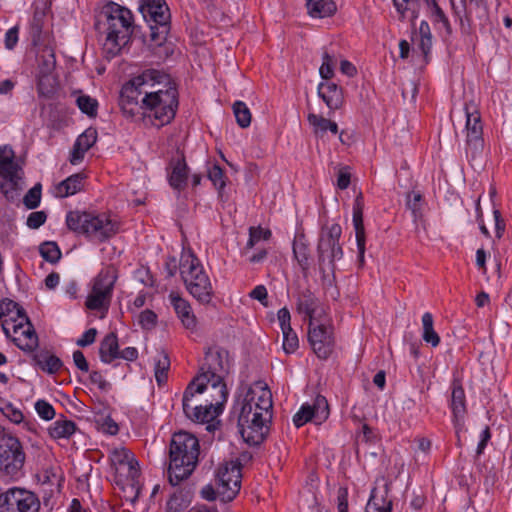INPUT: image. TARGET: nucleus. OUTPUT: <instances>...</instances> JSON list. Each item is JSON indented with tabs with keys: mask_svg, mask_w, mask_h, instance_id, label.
<instances>
[{
	"mask_svg": "<svg viewBox=\"0 0 512 512\" xmlns=\"http://www.w3.org/2000/svg\"><path fill=\"white\" fill-rule=\"evenodd\" d=\"M422 325H423V340L431 344L432 347H437L440 343V337L433 327V316L431 313L426 312L422 316Z\"/></svg>",
	"mask_w": 512,
	"mask_h": 512,
	"instance_id": "36",
	"label": "nucleus"
},
{
	"mask_svg": "<svg viewBox=\"0 0 512 512\" xmlns=\"http://www.w3.org/2000/svg\"><path fill=\"white\" fill-rule=\"evenodd\" d=\"M422 203L423 197L420 192L412 191L407 194L406 206L412 212L414 220H418L422 217Z\"/></svg>",
	"mask_w": 512,
	"mask_h": 512,
	"instance_id": "41",
	"label": "nucleus"
},
{
	"mask_svg": "<svg viewBox=\"0 0 512 512\" xmlns=\"http://www.w3.org/2000/svg\"><path fill=\"white\" fill-rule=\"evenodd\" d=\"M111 460L115 465H127L129 474V486L131 495H126V499L132 504L136 502L140 494L139 486V464L134 455L126 448L114 449L112 451Z\"/></svg>",
	"mask_w": 512,
	"mask_h": 512,
	"instance_id": "17",
	"label": "nucleus"
},
{
	"mask_svg": "<svg viewBox=\"0 0 512 512\" xmlns=\"http://www.w3.org/2000/svg\"><path fill=\"white\" fill-rule=\"evenodd\" d=\"M85 176L82 173H76L58 183L55 187V195L59 198L72 196L83 189Z\"/></svg>",
	"mask_w": 512,
	"mask_h": 512,
	"instance_id": "29",
	"label": "nucleus"
},
{
	"mask_svg": "<svg viewBox=\"0 0 512 512\" xmlns=\"http://www.w3.org/2000/svg\"><path fill=\"white\" fill-rule=\"evenodd\" d=\"M229 352L220 346L208 347L204 353L203 363L199 373L190 381L184 391V402L195 394H202L206 390L221 392L223 400L228 392L225 376L229 373Z\"/></svg>",
	"mask_w": 512,
	"mask_h": 512,
	"instance_id": "2",
	"label": "nucleus"
},
{
	"mask_svg": "<svg viewBox=\"0 0 512 512\" xmlns=\"http://www.w3.org/2000/svg\"><path fill=\"white\" fill-rule=\"evenodd\" d=\"M394 7L396 8L399 19L404 21L407 17V12H410V21L412 26H415V20L419 15V4L418 0H392Z\"/></svg>",
	"mask_w": 512,
	"mask_h": 512,
	"instance_id": "34",
	"label": "nucleus"
},
{
	"mask_svg": "<svg viewBox=\"0 0 512 512\" xmlns=\"http://www.w3.org/2000/svg\"><path fill=\"white\" fill-rule=\"evenodd\" d=\"M272 233L269 229H264L261 226L249 228V239L247 241L245 252L253 248L259 241H267L271 238Z\"/></svg>",
	"mask_w": 512,
	"mask_h": 512,
	"instance_id": "43",
	"label": "nucleus"
},
{
	"mask_svg": "<svg viewBox=\"0 0 512 512\" xmlns=\"http://www.w3.org/2000/svg\"><path fill=\"white\" fill-rule=\"evenodd\" d=\"M0 507L3 512H38L40 501L33 492L14 487L0 495Z\"/></svg>",
	"mask_w": 512,
	"mask_h": 512,
	"instance_id": "16",
	"label": "nucleus"
},
{
	"mask_svg": "<svg viewBox=\"0 0 512 512\" xmlns=\"http://www.w3.org/2000/svg\"><path fill=\"white\" fill-rule=\"evenodd\" d=\"M47 219V215L44 211L32 212L27 218V226L31 229H38L42 226Z\"/></svg>",
	"mask_w": 512,
	"mask_h": 512,
	"instance_id": "56",
	"label": "nucleus"
},
{
	"mask_svg": "<svg viewBox=\"0 0 512 512\" xmlns=\"http://www.w3.org/2000/svg\"><path fill=\"white\" fill-rule=\"evenodd\" d=\"M76 102L79 109L89 117L97 115L98 102L96 99L88 95H81L77 98Z\"/></svg>",
	"mask_w": 512,
	"mask_h": 512,
	"instance_id": "46",
	"label": "nucleus"
},
{
	"mask_svg": "<svg viewBox=\"0 0 512 512\" xmlns=\"http://www.w3.org/2000/svg\"><path fill=\"white\" fill-rule=\"evenodd\" d=\"M307 119L317 137H322L328 131V123H330L331 120L314 113H310Z\"/></svg>",
	"mask_w": 512,
	"mask_h": 512,
	"instance_id": "45",
	"label": "nucleus"
},
{
	"mask_svg": "<svg viewBox=\"0 0 512 512\" xmlns=\"http://www.w3.org/2000/svg\"><path fill=\"white\" fill-rule=\"evenodd\" d=\"M140 11L150 28L151 45L162 46L170 32V11L164 0H147L140 6Z\"/></svg>",
	"mask_w": 512,
	"mask_h": 512,
	"instance_id": "8",
	"label": "nucleus"
},
{
	"mask_svg": "<svg viewBox=\"0 0 512 512\" xmlns=\"http://www.w3.org/2000/svg\"><path fill=\"white\" fill-rule=\"evenodd\" d=\"M5 416L15 424H19L23 421V413L15 408L12 404L8 403L3 409Z\"/></svg>",
	"mask_w": 512,
	"mask_h": 512,
	"instance_id": "58",
	"label": "nucleus"
},
{
	"mask_svg": "<svg viewBox=\"0 0 512 512\" xmlns=\"http://www.w3.org/2000/svg\"><path fill=\"white\" fill-rule=\"evenodd\" d=\"M272 417H267L263 412L254 414V418L248 419L246 414L238 417L237 426L243 440L250 446L260 445L267 437Z\"/></svg>",
	"mask_w": 512,
	"mask_h": 512,
	"instance_id": "14",
	"label": "nucleus"
},
{
	"mask_svg": "<svg viewBox=\"0 0 512 512\" xmlns=\"http://www.w3.org/2000/svg\"><path fill=\"white\" fill-rule=\"evenodd\" d=\"M241 463L224 461L219 465L215 475L217 492L223 502L232 501L241 488Z\"/></svg>",
	"mask_w": 512,
	"mask_h": 512,
	"instance_id": "11",
	"label": "nucleus"
},
{
	"mask_svg": "<svg viewBox=\"0 0 512 512\" xmlns=\"http://www.w3.org/2000/svg\"><path fill=\"white\" fill-rule=\"evenodd\" d=\"M100 16L104 18L106 32L103 52L107 59H112L131 41L135 28L133 14L128 8L111 1L103 6Z\"/></svg>",
	"mask_w": 512,
	"mask_h": 512,
	"instance_id": "3",
	"label": "nucleus"
},
{
	"mask_svg": "<svg viewBox=\"0 0 512 512\" xmlns=\"http://www.w3.org/2000/svg\"><path fill=\"white\" fill-rule=\"evenodd\" d=\"M116 279L117 270L114 266L103 268L93 280L91 291L86 298V308L95 311H107Z\"/></svg>",
	"mask_w": 512,
	"mask_h": 512,
	"instance_id": "10",
	"label": "nucleus"
},
{
	"mask_svg": "<svg viewBox=\"0 0 512 512\" xmlns=\"http://www.w3.org/2000/svg\"><path fill=\"white\" fill-rule=\"evenodd\" d=\"M177 154L178 156L170 161L171 172L169 173L168 180L173 189L181 191L187 185L189 169L184 154L180 151H177Z\"/></svg>",
	"mask_w": 512,
	"mask_h": 512,
	"instance_id": "22",
	"label": "nucleus"
},
{
	"mask_svg": "<svg viewBox=\"0 0 512 512\" xmlns=\"http://www.w3.org/2000/svg\"><path fill=\"white\" fill-rule=\"evenodd\" d=\"M309 421L314 422L313 408H311V405L309 404H304L294 415L293 422L295 426L299 428Z\"/></svg>",
	"mask_w": 512,
	"mask_h": 512,
	"instance_id": "52",
	"label": "nucleus"
},
{
	"mask_svg": "<svg viewBox=\"0 0 512 512\" xmlns=\"http://www.w3.org/2000/svg\"><path fill=\"white\" fill-rule=\"evenodd\" d=\"M25 454L18 438L0 433V470L15 475L23 466Z\"/></svg>",
	"mask_w": 512,
	"mask_h": 512,
	"instance_id": "13",
	"label": "nucleus"
},
{
	"mask_svg": "<svg viewBox=\"0 0 512 512\" xmlns=\"http://www.w3.org/2000/svg\"><path fill=\"white\" fill-rule=\"evenodd\" d=\"M451 409L455 423L458 425L463 421L466 413V397L462 382L454 379L452 382Z\"/></svg>",
	"mask_w": 512,
	"mask_h": 512,
	"instance_id": "24",
	"label": "nucleus"
},
{
	"mask_svg": "<svg viewBox=\"0 0 512 512\" xmlns=\"http://www.w3.org/2000/svg\"><path fill=\"white\" fill-rule=\"evenodd\" d=\"M35 365L47 374H56L63 366L62 360L47 349H40L33 354Z\"/></svg>",
	"mask_w": 512,
	"mask_h": 512,
	"instance_id": "25",
	"label": "nucleus"
},
{
	"mask_svg": "<svg viewBox=\"0 0 512 512\" xmlns=\"http://www.w3.org/2000/svg\"><path fill=\"white\" fill-rule=\"evenodd\" d=\"M180 275L188 292L201 304H209L214 295L213 286L199 259L193 254L182 255Z\"/></svg>",
	"mask_w": 512,
	"mask_h": 512,
	"instance_id": "7",
	"label": "nucleus"
},
{
	"mask_svg": "<svg viewBox=\"0 0 512 512\" xmlns=\"http://www.w3.org/2000/svg\"><path fill=\"white\" fill-rule=\"evenodd\" d=\"M283 333V350L287 354L294 353L299 347L298 336L292 328L285 329Z\"/></svg>",
	"mask_w": 512,
	"mask_h": 512,
	"instance_id": "51",
	"label": "nucleus"
},
{
	"mask_svg": "<svg viewBox=\"0 0 512 512\" xmlns=\"http://www.w3.org/2000/svg\"><path fill=\"white\" fill-rule=\"evenodd\" d=\"M323 62L319 69L320 76L328 80L333 77L334 75V66H335V58L330 55L328 52H324L322 56Z\"/></svg>",
	"mask_w": 512,
	"mask_h": 512,
	"instance_id": "53",
	"label": "nucleus"
},
{
	"mask_svg": "<svg viewBox=\"0 0 512 512\" xmlns=\"http://www.w3.org/2000/svg\"><path fill=\"white\" fill-rule=\"evenodd\" d=\"M353 226L355 229V236L358 248V262L362 267L364 265L365 253V228L363 223V196L362 193L356 196L353 206Z\"/></svg>",
	"mask_w": 512,
	"mask_h": 512,
	"instance_id": "19",
	"label": "nucleus"
},
{
	"mask_svg": "<svg viewBox=\"0 0 512 512\" xmlns=\"http://www.w3.org/2000/svg\"><path fill=\"white\" fill-rule=\"evenodd\" d=\"M42 186L40 183L35 184L28 190L23 198V203L28 209H35L40 205Z\"/></svg>",
	"mask_w": 512,
	"mask_h": 512,
	"instance_id": "50",
	"label": "nucleus"
},
{
	"mask_svg": "<svg viewBox=\"0 0 512 512\" xmlns=\"http://www.w3.org/2000/svg\"><path fill=\"white\" fill-rule=\"evenodd\" d=\"M75 431L76 424L63 415L48 428V433L53 439L69 438Z\"/></svg>",
	"mask_w": 512,
	"mask_h": 512,
	"instance_id": "33",
	"label": "nucleus"
},
{
	"mask_svg": "<svg viewBox=\"0 0 512 512\" xmlns=\"http://www.w3.org/2000/svg\"><path fill=\"white\" fill-rule=\"evenodd\" d=\"M430 18L437 29H444V40L452 35L453 31L449 19L438 4H435L433 7H431Z\"/></svg>",
	"mask_w": 512,
	"mask_h": 512,
	"instance_id": "35",
	"label": "nucleus"
},
{
	"mask_svg": "<svg viewBox=\"0 0 512 512\" xmlns=\"http://www.w3.org/2000/svg\"><path fill=\"white\" fill-rule=\"evenodd\" d=\"M210 391L211 400H207L206 405H198L195 407H191L190 401L193 397H189V399L184 402V396L182 397V408L185 416L192 421L196 422H209L216 418L219 414L222 413L225 402L228 398V392H226L224 399H221V392Z\"/></svg>",
	"mask_w": 512,
	"mask_h": 512,
	"instance_id": "15",
	"label": "nucleus"
},
{
	"mask_svg": "<svg viewBox=\"0 0 512 512\" xmlns=\"http://www.w3.org/2000/svg\"><path fill=\"white\" fill-rule=\"evenodd\" d=\"M13 331L15 334L20 333V336L13 337V343L22 351L34 352L38 347V335L34 329L33 324L30 322H18L14 324Z\"/></svg>",
	"mask_w": 512,
	"mask_h": 512,
	"instance_id": "20",
	"label": "nucleus"
},
{
	"mask_svg": "<svg viewBox=\"0 0 512 512\" xmlns=\"http://www.w3.org/2000/svg\"><path fill=\"white\" fill-rule=\"evenodd\" d=\"M318 95L331 110H336L342 105V90L333 82H321L318 86Z\"/></svg>",
	"mask_w": 512,
	"mask_h": 512,
	"instance_id": "27",
	"label": "nucleus"
},
{
	"mask_svg": "<svg viewBox=\"0 0 512 512\" xmlns=\"http://www.w3.org/2000/svg\"><path fill=\"white\" fill-rule=\"evenodd\" d=\"M200 454L199 440L191 433L179 431L173 434L169 447L168 480L177 486L195 470Z\"/></svg>",
	"mask_w": 512,
	"mask_h": 512,
	"instance_id": "4",
	"label": "nucleus"
},
{
	"mask_svg": "<svg viewBox=\"0 0 512 512\" xmlns=\"http://www.w3.org/2000/svg\"><path fill=\"white\" fill-rule=\"evenodd\" d=\"M277 317L282 331H285V329L292 328L290 324L291 315L286 307H283L278 311Z\"/></svg>",
	"mask_w": 512,
	"mask_h": 512,
	"instance_id": "63",
	"label": "nucleus"
},
{
	"mask_svg": "<svg viewBox=\"0 0 512 512\" xmlns=\"http://www.w3.org/2000/svg\"><path fill=\"white\" fill-rule=\"evenodd\" d=\"M351 182V173L348 166L341 167L337 175V187L340 190H345L349 187Z\"/></svg>",
	"mask_w": 512,
	"mask_h": 512,
	"instance_id": "57",
	"label": "nucleus"
},
{
	"mask_svg": "<svg viewBox=\"0 0 512 512\" xmlns=\"http://www.w3.org/2000/svg\"><path fill=\"white\" fill-rule=\"evenodd\" d=\"M22 164L15 160V153L11 146H0V176L4 182L0 183V190L8 201H15L21 189L19 181L23 178Z\"/></svg>",
	"mask_w": 512,
	"mask_h": 512,
	"instance_id": "9",
	"label": "nucleus"
},
{
	"mask_svg": "<svg viewBox=\"0 0 512 512\" xmlns=\"http://www.w3.org/2000/svg\"><path fill=\"white\" fill-rule=\"evenodd\" d=\"M119 344L117 335L114 332L107 334L100 343L99 356L102 362L111 363L118 358Z\"/></svg>",
	"mask_w": 512,
	"mask_h": 512,
	"instance_id": "30",
	"label": "nucleus"
},
{
	"mask_svg": "<svg viewBox=\"0 0 512 512\" xmlns=\"http://www.w3.org/2000/svg\"><path fill=\"white\" fill-rule=\"evenodd\" d=\"M314 423L321 424L329 416V405L327 399L322 395H317L313 405Z\"/></svg>",
	"mask_w": 512,
	"mask_h": 512,
	"instance_id": "38",
	"label": "nucleus"
},
{
	"mask_svg": "<svg viewBox=\"0 0 512 512\" xmlns=\"http://www.w3.org/2000/svg\"><path fill=\"white\" fill-rule=\"evenodd\" d=\"M169 297L171 304L183 326L186 329L194 330L197 325V319L192 312V308L189 302L181 298L179 295H175L174 293H171Z\"/></svg>",
	"mask_w": 512,
	"mask_h": 512,
	"instance_id": "23",
	"label": "nucleus"
},
{
	"mask_svg": "<svg viewBox=\"0 0 512 512\" xmlns=\"http://www.w3.org/2000/svg\"><path fill=\"white\" fill-rule=\"evenodd\" d=\"M39 253L44 260L51 264L58 263L62 256L58 244L54 241L43 242L39 246Z\"/></svg>",
	"mask_w": 512,
	"mask_h": 512,
	"instance_id": "37",
	"label": "nucleus"
},
{
	"mask_svg": "<svg viewBox=\"0 0 512 512\" xmlns=\"http://www.w3.org/2000/svg\"><path fill=\"white\" fill-rule=\"evenodd\" d=\"M293 254L302 270L304 277H307L311 262L309 244L304 234H299L296 236L293 242Z\"/></svg>",
	"mask_w": 512,
	"mask_h": 512,
	"instance_id": "28",
	"label": "nucleus"
},
{
	"mask_svg": "<svg viewBox=\"0 0 512 512\" xmlns=\"http://www.w3.org/2000/svg\"><path fill=\"white\" fill-rule=\"evenodd\" d=\"M188 506V501L185 499L181 491L173 493L166 504L165 512H183Z\"/></svg>",
	"mask_w": 512,
	"mask_h": 512,
	"instance_id": "47",
	"label": "nucleus"
},
{
	"mask_svg": "<svg viewBox=\"0 0 512 512\" xmlns=\"http://www.w3.org/2000/svg\"><path fill=\"white\" fill-rule=\"evenodd\" d=\"M295 299L297 312L307 318L312 326L315 313L320 305L319 299L310 288L299 289L295 294Z\"/></svg>",
	"mask_w": 512,
	"mask_h": 512,
	"instance_id": "21",
	"label": "nucleus"
},
{
	"mask_svg": "<svg viewBox=\"0 0 512 512\" xmlns=\"http://www.w3.org/2000/svg\"><path fill=\"white\" fill-rule=\"evenodd\" d=\"M374 509L376 512H391L392 511V500L387 499L385 496L380 498L376 495V489L374 488L371 492L366 512H370V509Z\"/></svg>",
	"mask_w": 512,
	"mask_h": 512,
	"instance_id": "39",
	"label": "nucleus"
},
{
	"mask_svg": "<svg viewBox=\"0 0 512 512\" xmlns=\"http://www.w3.org/2000/svg\"><path fill=\"white\" fill-rule=\"evenodd\" d=\"M170 367V359L167 354H162L155 362V378L159 385L167 381V372Z\"/></svg>",
	"mask_w": 512,
	"mask_h": 512,
	"instance_id": "44",
	"label": "nucleus"
},
{
	"mask_svg": "<svg viewBox=\"0 0 512 512\" xmlns=\"http://www.w3.org/2000/svg\"><path fill=\"white\" fill-rule=\"evenodd\" d=\"M254 405L263 412L265 416L272 417V395L269 390H262L261 394L254 399Z\"/></svg>",
	"mask_w": 512,
	"mask_h": 512,
	"instance_id": "49",
	"label": "nucleus"
},
{
	"mask_svg": "<svg viewBox=\"0 0 512 512\" xmlns=\"http://www.w3.org/2000/svg\"><path fill=\"white\" fill-rule=\"evenodd\" d=\"M97 130L95 128L86 129L81 135L76 139V146L81 147L84 150L88 151L97 141Z\"/></svg>",
	"mask_w": 512,
	"mask_h": 512,
	"instance_id": "48",
	"label": "nucleus"
},
{
	"mask_svg": "<svg viewBox=\"0 0 512 512\" xmlns=\"http://www.w3.org/2000/svg\"><path fill=\"white\" fill-rule=\"evenodd\" d=\"M233 112L236 122L241 128H247L250 125L251 112L244 102L236 101L233 104Z\"/></svg>",
	"mask_w": 512,
	"mask_h": 512,
	"instance_id": "42",
	"label": "nucleus"
},
{
	"mask_svg": "<svg viewBox=\"0 0 512 512\" xmlns=\"http://www.w3.org/2000/svg\"><path fill=\"white\" fill-rule=\"evenodd\" d=\"M73 361H74L75 366L79 370H81L83 372L89 371V364H88L82 351L76 350L73 352Z\"/></svg>",
	"mask_w": 512,
	"mask_h": 512,
	"instance_id": "64",
	"label": "nucleus"
},
{
	"mask_svg": "<svg viewBox=\"0 0 512 512\" xmlns=\"http://www.w3.org/2000/svg\"><path fill=\"white\" fill-rule=\"evenodd\" d=\"M308 14L314 18H325L332 16L337 11L336 3L333 0H311L306 2Z\"/></svg>",
	"mask_w": 512,
	"mask_h": 512,
	"instance_id": "32",
	"label": "nucleus"
},
{
	"mask_svg": "<svg viewBox=\"0 0 512 512\" xmlns=\"http://www.w3.org/2000/svg\"><path fill=\"white\" fill-rule=\"evenodd\" d=\"M35 410L37 414L43 419V420H51L55 417V409L54 407L45 400H38L35 403Z\"/></svg>",
	"mask_w": 512,
	"mask_h": 512,
	"instance_id": "54",
	"label": "nucleus"
},
{
	"mask_svg": "<svg viewBox=\"0 0 512 512\" xmlns=\"http://www.w3.org/2000/svg\"><path fill=\"white\" fill-rule=\"evenodd\" d=\"M342 228L339 224L322 227L317 244V265L325 287L336 283L335 262L342 259L343 249L339 243Z\"/></svg>",
	"mask_w": 512,
	"mask_h": 512,
	"instance_id": "5",
	"label": "nucleus"
},
{
	"mask_svg": "<svg viewBox=\"0 0 512 512\" xmlns=\"http://www.w3.org/2000/svg\"><path fill=\"white\" fill-rule=\"evenodd\" d=\"M96 335L97 330L95 328H90L83 333L82 337L76 341V344L79 347L89 346L95 342Z\"/></svg>",
	"mask_w": 512,
	"mask_h": 512,
	"instance_id": "60",
	"label": "nucleus"
},
{
	"mask_svg": "<svg viewBox=\"0 0 512 512\" xmlns=\"http://www.w3.org/2000/svg\"><path fill=\"white\" fill-rule=\"evenodd\" d=\"M17 308V302L10 299H3L0 301V319L14 313Z\"/></svg>",
	"mask_w": 512,
	"mask_h": 512,
	"instance_id": "62",
	"label": "nucleus"
},
{
	"mask_svg": "<svg viewBox=\"0 0 512 512\" xmlns=\"http://www.w3.org/2000/svg\"><path fill=\"white\" fill-rule=\"evenodd\" d=\"M255 396V391L249 388L242 400H236L233 413L237 414V418L246 414L248 419H251L254 418V414H260V410L254 405Z\"/></svg>",
	"mask_w": 512,
	"mask_h": 512,
	"instance_id": "31",
	"label": "nucleus"
},
{
	"mask_svg": "<svg viewBox=\"0 0 512 512\" xmlns=\"http://www.w3.org/2000/svg\"><path fill=\"white\" fill-rule=\"evenodd\" d=\"M177 85L162 69L149 68L125 83L120 92L123 113L135 117L140 110L158 121L157 126L169 124L179 106Z\"/></svg>",
	"mask_w": 512,
	"mask_h": 512,
	"instance_id": "1",
	"label": "nucleus"
},
{
	"mask_svg": "<svg viewBox=\"0 0 512 512\" xmlns=\"http://www.w3.org/2000/svg\"><path fill=\"white\" fill-rule=\"evenodd\" d=\"M89 378L91 383L97 385V387L102 391H106L110 388V383L104 379L99 371H92Z\"/></svg>",
	"mask_w": 512,
	"mask_h": 512,
	"instance_id": "61",
	"label": "nucleus"
},
{
	"mask_svg": "<svg viewBox=\"0 0 512 512\" xmlns=\"http://www.w3.org/2000/svg\"><path fill=\"white\" fill-rule=\"evenodd\" d=\"M466 115V153L476 159L484 149L483 126L481 115L477 105L473 102H465Z\"/></svg>",
	"mask_w": 512,
	"mask_h": 512,
	"instance_id": "12",
	"label": "nucleus"
},
{
	"mask_svg": "<svg viewBox=\"0 0 512 512\" xmlns=\"http://www.w3.org/2000/svg\"><path fill=\"white\" fill-rule=\"evenodd\" d=\"M67 227L76 234L97 242H105L119 230V223L105 213L70 211L66 215Z\"/></svg>",
	"mask_w": 512,
	"mask_h": 512,
	"instance_id": "6",
	"label": "nucleus"
},
{
	"mask_svg": "<svg viewBox=\"0 0 512 512\" xmlns=\"http://www.w3.org/2000/svg\"><path fill=\"white\" fill-rule=\"evenodd\" d=\"M308 341L320 359H327L333 352L335 341L331 327L324 324L309 325Z\"/></svg>",
	"mask_w": 512,
	"mask_h": 512,
	"instance_id": "18",
	"label": "nucleus"
},
{
	"mask_svg": "<svg viewBox=\"0 0 512 512\" xmlns=\"http://www.w3.org/2000/svg\"><path fill=\"white\" fill-rule=\"evenodd\" d=\"M56 67L55 53L52 48L45 47L38 57V86L42 89L44 81H48Z\"/></svg>",
	"mask_w": 512,
	"mask_h": 512,
	"instance_id": "26",
	"label": "nucleus"
},
{
	"mask_svg": "<svg viewBox=\"0 0 512 512\" xmlns=\"http://www.w3.org/2000/svg\"><path fill=\"white\" fill-rule=\"evenodd\" d=\"M157 323V315L150 309L142 311L139 315V324L143 329H152Z\"/></svg>",
	"mask_w": 512,
	"mask_h": 512,
	"instance_id": "55",
	"label": "nucleus"
},
{
	"mask_svg": "<svg viewBox=\"0 0 512 512\" xmlns=\"http://www.w3.org/2000/svg\"><path fill=\"white\" fill-rule=\"evenodd\" d=\"M337 509L338 512H349L348 489L340 487L337 491Z\"/></svg>",
	"mask_w": 512,
	"mask_h": 512,
	"instance_id": "59",
	"label": "nucleus"
},
{
	"mask_svg": "<svg viewBox=\"0 0 512 512\" xmlns=\"http://www.w3.org/2000/svg\"><path fill=\"white\" fill-rule=\"evenodd\" d=\"M208 179L218 190V194L222 197V191L226 186V176L223 169L218 164H213L207 171Z\"/></svg>",
	"mask_w": 512,
	"mask_h": 512,
	"instance_id": "40",
	"label": "nucleus"
}]
</instances>
